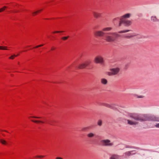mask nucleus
I'll list each match as a JSON object with an SVG mask.
<instances>
[{
    "mask_svg": "<svg viewBox=\"0 0 159 159\" xmlns=\"http://www.w3.org/2000/svg\"><path fill=\"white\" fill-rule=\"evenodd\" d=\"M130 119L126 120L128 124L136 125L139 124L138 121H159V118L155 116H140L137 114H131L130 115Z\"/></svg>",
    "mask_w": 159,
    "mask_h": 159,
    "instance_id": "obj_1",
    "label": "nucleus"
},
{
    "mask_svg": "<svg viewBox=\"0 0 159 159\" xmlns=\"http://www.w3.org/2000/svg\"><path fill=\"white\" fill-rule=\"evenodd\" d=\"M112 28L111 27H107L103 28L102 30L96 31L94 35L97 36H104V39L108 42H114L116 38L120 36V35L116 32H107L111 30Z\"/></svg>",
    "mask_w": 159,
    "mask_h": 159,
    "instance_id": "obj_2",
    "label": "nucleus"
},
{
    "mask_svg": "<svg viewBox=\"0 0 159 159\" xmlns=\"http://www.w3.org/2000/svg\"><path fill=\"white\" fill-rule=\"evenodd\" d=\"M120 71V69L118 67L111 68L110 71L107 72V74L109 76L117 75Z\"/></svg>",
    "mask_w": 159,
    "mask_h": 159,
    "instance_id": "obj_3",
    "label": "nucleus"
},
{
    "mask_svg": "<svg viewBox=\"0 0 159 159\" xmlns=\"http://www.w3.org/2000/svg\"><path fill=\"white\" fill-rule=\"evenodd\" d=\"M102 144L104 146L111 147L113 145V143L111 142V141L108 139H103L101 141Z\"/></svg>",
    "mask_w": 159,
    "mask_h": 159,
    "instance_id": "obj_4",
    "label": "nucleus"
},
{
    "mask_svg": "<svg viewBox=\"0 0 159 159\" xmlns=\"http://www.w3.org/2000/svg\"><path fill=\"white\" fill-rule=\"evenodd\" d=\"M94 61L96 63L102 64L104 62V60L103 57L100 55L96 56L94 59Z\"/></svg>",
    "mask_w": 159,
    "mask_h": 159,
    "instance_id": "obj_5",
    "label": "nucleus"
},
{
    "mask_svg": "<svg viewBox=\"0 0 159 159\" xmlns=\"http://www.w3.org/2000/svg\"><path fill=\"white\" fill-rule=\"evenodd\" d=\"M136 154L135 150L127 151L124 153L123 156L125 158H127L130 156H132Z\"/></svg>",
    "mask_w": 159,
    "mask_h": 159,
    "instance_id": "obj_6",
    "label": "nucleus"
},
{
    "mask_svg": "<svg viewBox=\"0 0 159 159\" xmlns=\"http://www.w3.org/2000/svg\"><path fill=\"white\" fill-rule=\"evenodd\" d=\"M122 23L124 24L126 26H129L131 25L132 22L129 20H121L119 24V25H121Z\"/></svg>",
    "mask_w": 159,
    "mask_h": 159,
    "instance_id": "obj_7",
    "label": "nucleus"
},
{
    "mask_svg": "<svg viewBox=\"0 0 159 159\" xmlns=\"http://www.w3.org/2000/svg\"><path fill=\"white\" fill-rule=\"evenodd\" d=\"M121 17L120 18L119 17H116L115 18H114L112 20V22L114 24H116L118 23V24L117 25V26L118 27H120L121 25H119V24L120 23V22H121Z\"/></svg>",
    "mask_w": 159,
    "mask_h": 159,
    "instance_id": "obj_8",
    "label": "nucleus"
},
{
    "mask_svg": "<svg viewBox=\"0 0 159 159\" xmlns=\"http://www.w3.org/2000/svg\"><path fill=\"white\" fill-rule=\"evenodd\" d=\"M132 16V14L130 13H128L124 14L121 17V20H125L126 19L130 18Z\"/></svg>",
    "mask_w": 159,
    "mask_h": 159,
    "instance_id": "obj_9",
    "label": "nucleus"
},
{
    "mask_svg": "<svg viewBox=\"0 0 159 159\" xmlns=\"http://www.w3.org/2000/svg\"><path fill=\"white\" fill-rule=\"evenodd\" d=\"M93 14L94 17L96 18L101 17L102 15V13L96 11H93Z\"/></svg>",
    "mask_w": 159,
    "mask_h": 159,
    "instance_id": "obj_10",
    "label": "nucleus"
},
{
    "mask_svg": "<svg viewBox=\"0 0 159 159\" xmlns=\"http://www.w3.org/2000/svg\"><path fill=\"white\" fill-rule=\"evenodd\" d=\"M120 157L118 155L112 154L111 155L109 159H119Z\"/></svg>",
    "mask_w": 159,
    "mask_h": 159,
    "instance_id": "obj_11",
    "label": "nucleus"
},
{
    "mask_svg": "<svg viewBox=\"0 0 159 159\" xmlns=\"http://www.w3.org/2000/svg\"><path fill=\"white\" fill-rule=\"evenodd\" d=\"M95 135V134L93 132H89L87 135V137L89 138H93L94 137Z\"/></svg>",
    "mask_w": 159,
    "mask_h": 159,
    "instance_id": "obj_12",
    "label": "nucleus"
},
{
    "mask_svg": "<svg viewBox=\"0 0 159 159\" xmlns=\"http://www.w3.org/2000/svg\"><path fill=\"white\" fill-rule=\"evenodd\" d=\"M101 83L102 84L106 85L107 84L108 81L107 79L105 78H102L100 80Z\"/></svg>",
    "mask_w": 159,
    "mask_h": 159,
    "instance_id": "obj_13",
    "label": "nucleus"
},
{
    "mask_svg": "<svg viewBox=\"0 0 159 159\" xmlns=\"http://www.w3.org/2000/svg\"><path fill=\"white\" fill-rule=\"evenodd\" d=\"M100 105L103 106H104L106 107H107L110 108H112V106L110 105L109 104L105 103H102L100 104Z\"/></svg>",
    "mask_w": 159,
    "mask_h": 159,
    "instance_id": "obj_14",
    "label": "nucleus"
},
{
    "mask_svg": "<svg viewBox=\"0 0 159 159\" xmlns=\"http://www.w3.org/2000/svg\"><path fill=\"white\" fill-rule=\"evenodd\" d=\"M86 67L84 63H82L79 65L78 66V69H83L84 68Z\"/></svg>",
    "mask_w": 159,
    "mask_h": 159,
    "instance_id": "obj_15",
    "label": "nucleus"
},
{
    "mask_svg": "<svg viewBox=\"0 0 159 159\" xmlns=\"http://www.w3.org/2000/svg\"><path fill=\"white\" fill-rule=\"evenodd\" d=\"M135 35H126L125 36V37L127 39H130L132 37L136 36Z\"/></svg>",
    "mask_w": 159,
    "mask_h": 159,
    "instance_id": "obj_16",
    "label": "nucleus"
},
{
    "mask_svg": "<svg viewBox=\"0 0 159 159\" xmlns=\"http://www.w3.org/2000/svg\"><path fill=\"white\" fill-rule=\"evenodd\" d=\"M151 20L153 21H158V20L155 16H152L151 17Z\"/></svg>",
    "mask_w": 159,
    "mask_h": 159,
    "instance_id": "obj_17",
    "label": "nucleus"
},
{
    "mask_svg": "<svg viewBox=\"0 0 159 159\" xmlns=\"http://www.w3.org/2000/svg\"><path fill=\"white\" fill-rule=\"evenodd\" d=\"M130 31V30H124L122 31H119L118 32V33H125L128 32Z\"/></svg>",
    "mask_w": 159,
    "mask_h": 159,
    "instance_id": "obj_18",
    "label": "nucleus"
},
{
    "mask_svg": "<svg viewBox=\"0 0 159 159\" xmlns=\"http://www.w3.org/2000/svg\"><path fill=\"white\" fill-rule=\"evenodd\" d=\"M32 121L36 123H44L43 121L38 120H32Z\"/></svg>",
    "mask_w": 159,
    "mask_h": 159,
    "instance_id": "obj_19",
    "label": "nucleus"
},
{
    "mask_svg": "<svg viewBox=\"0 0 159 159\" xmlns=\"http://www.w3.org/2000/svg\"><path fill=\"white\" fill-rule=\"evenodd\" d=\"M0 141L1 143L2 144H7L6 141L3 139H1L0 140Z\"/></svg>",
    "mask_w": 159,
    "mask_h": 159,
    "instance_id": "obj_20",
    "label": "nucleus"
},
{
    "mask_svg": "<svg viewBox=\"0 0 159 159\" xmlns=\"http://www.w3.org/2000/svg\"><path fill=\"white\" fill-rule=\"evenodd\" d=\"M84 63L86 67L88 66L90 64V62L89 61H86L84 62Z\"/></svg>",
    "mask_w": 159,
    "mask_h": 159,
    "instance_id": "obj_21",
    "label": "nucleus"
},
{
    "mask_svg": "<svg viewBox=\"0 0 159 159\" xmlns=\"http://www.w3.org/2000/svg\"><path fill=\"white\" fill-rule=\"evenodd\" d=\"M102 121L101 120H98L97 122V124H98V125L100 126L102 125Z\"/></svg>",
    "mask_w": 159,
    "mask_h": 159,
    "instance_id": "obj_22",
    "label": "nucleus"
},
{
    "mask_svg": "<svg viewBox=\"0 0 159 159\" xmlns=\"http://www.w3.org/2000/svg\"><path fill=\"white\" fill-rule=\"evenodd\" d=\"M7 7L4 6L2 8H0V12L3 11Z\"/></svg>",
    "mask_w": 159,
    "mask_h": 159,
    "instance_id": "obj_23",
    "label": "nucleus"
},
{
    "mask_svg": "<svg viewBox=\"0 0 159 159\" xmlns=\"http://www.w3.org/2000/svg\"><path fill=\"white\" fill-rule=\"evenodd\" d=\"M18 55H19V54H18L17 55H13L11 56L10 57H9V58L10 59H13L15 57H17Z\"/></svg>",
    "mask_w": 159,
    "mask_h": 159,
    "instance_id": "obj_24",
    "label": "nucleus"
},
{
    "mask_svg": "<svg viewBox=\"0 0 159 159\" xmlns=\"http://www.w3.org/2000/svg\"><path fill=\"white\" fill-rule=\"evenodd\" d=\"M39 12V11H36L32 12V15L34 16L38 12Z\"/></svg>",
    "mask_w": 159,
    "mask_h": 159,
    "instance_id": "obj_25",
    "label": "nucleus"
},
{
    "mask_svg": "<svg viewBox=\"0 0 159 159\" xmlns=\"http://www.w3.org/2000/svg\"><path fill=\"white\" fill-rule=\"evenodd\" d=\"M69 37V36L66 37H64L62 38V39L63 40H66Z\"/></svg>",
    "mask_w": 159,
    "mask_h": 159,
    "instance_id": "obj_26",
    "label": "nucleus"
},
{
    "mask_svg": "<svg viewBox=\"0 0 159 159\" xmlns=\"http://www.w3.org/2000/svg\"><path fill=\"white\" fill-rule=\"evenodd\" d=\"M30 117L34 118H37V119H39V118H41V117L35 116H30Z\"/></svg>",
    "mask_w": 159,
    "mask_h": 159,
    "instance_id": "obj_27",
    "label": "nucleus"
},
{
    "mask_svg": "<svg viewBox=\"0 0 159 159\" xmlns=\"http://www.w3.org/2000/svg\"><path fill=\"white\" fill-rule=\"evenodd\" d=\"M63 32L64 31H54V32H53V33H59Z\"/></svg>",
    "mask_w": 159,
    "mask_h": 159,
    "instance_id": "obj_28",
    "label": "nucleus"
},
{
    "mask_svg": "<svg viewBox=\"0 0 159 159\" xmlns=\"http://www.w3.org/2000/svg\"><path fill=\"white\" fill-rule=\"evenodd\" d=\"M43 44H41V45H38V46H36L35 48H38V47H42V46H43Z\"/></svg>",
    "mask_w": 159,
    "mask_h": 159,
    "instance_id": "obj_29",
    "label": "nucleus"
},
{
    "mask_svg": "<svg viewBox=\"0 0 159 159\" xmlns=\"http://www.w3.org/2000/svg\"><path fill=\"white\" fill-rule=\"evenodd\" d=\"M44 157V156H37L36 157H38V158H43Z\"/></svg>",
    "mask_w": 159,
    "mask_h": 159,
    "instance_id": "obj_30",
    "label": "nucleus"
},
{
    "mask_svg": "<svg viewBox=\"0 0 159 159\" xmlns=\"http://www.w3.org/2000/svg\"><path fill=\"white\" fill-rule=\"evenodd\" d=\"M6 48V47H3L2 46H0V49H4V50H7V49L6 48Z\"/></svg>",
    "mask_w": 159,
    "mask_h": 159,
    "instance_id": "obj_31",
    "label": "nucleus"
},
{
    "mask_svg": "<svg viewBox=\"0 0 159 159\" xmlns=\"http://www.w3.org/2000/svg\"><path fill=\"white\" fill-rule=\"evenodd\" d=\"M155 126L157 128H159V123H157L155 125Z\"/></svg>",
    "mask_w": 159,
    "mask_h": 159,
    "instance_id": "obj_32",
    "label": "nucleus"
},
{
    "mask_svg": "<svg viewBox=\"0 0 159 159\" xmlns=\"http://www.w3.org/2000/svg\"><path fill=\"white\" fill-rule=\"evenodd\" d=\"M87 129V127H84L82 129V130L83 131Z\"/></svg>",
    "mask_w": 159,
    "mask_h": 159,
    "instance_id": "obj_33",
    "label": "nucleus"
},
{
    "mask_svg": "<svg viewBox=\"0 0 159 159\" xmlns=\"http://www.w3.org/2000/svg\"><path fill=\"white\" fill-rule=\"evenodd\" d=\"M50 123H49V124L50 125H52V124L54 122V121H52V120H51V121H50Z\"/></svg>",
    "mask_w": 159,
    "mask_h": 159,
    "instance_id": "obj_34",
    "label": "nucleus"
},
{
    "mask_svg": "<svg viewBox=\"0 0 159 159\" xmlns=\"http://www.w3.org/2000/svg\"><path fill=\"white\" fill-rule=\"evenodd\" d=\"M56 159H63L61 157H57L56 158Z\"/></svg>",
    "mask_w": 159,
    "mask_h": 159,
    "instance_id": "obj_35",
    "label": "nucleus"
},
{
    "mask_svg": "<svg viewBox=\"0 0 159 159\" xmlns=\"http://www.w3.org/2000/svg\"><path fill=\"white\" fill-rule=\"evenodd\" d=\"M143 97V96H138V98H142Z\"/></svg>",
    "mask_w": 159,
    "mask_h": 159,
    "instance_id": "obj_36",
    "label": "nucleus"
},
{
    "mask_svg": "<svg viewBox=\"0 0 159 159\" xmlns=\"http://www.w3.org/2000/svg\"><path fill=\"white\" fill-rule=\"evenodd\" d=\"M55 49V48H54L52 47L51 48V50H54Z\"/></svg>",
    "mask_w": 159,
    "mask_h": 159,
    "instance_id": "obj_37",
    "label": "nucleus"
},
{
    "mask_svg": "<svg viewBox=\"0 0 159 159\" xmlns=\"http://www.w3.org/2000/svg\"><path fill=\"white\" fill-rule=\"evenodd\" d=\"M42 9H41V10H39V12L40 11H42Z\"/></svg>",
    "mask_w": 159,
    "mask_h": 159,
    "instance_id": "obj_38",
    "label": "nucleus"
},
{
    "mask_svg": "<svg viewBox=\"0 0 159 159\" xmlns=\"http://www.w3.org/2000/svg\"><path fill=\"white\" fill-rule=\"evenodd\" d=\"M4 131H5V132H7V131H6V130H4Z\"/></svg>",
    "mask_w": 159,
    "mask_h": 159,
    "instance_id": "obj_39",
    "label": "nucleus"
}]
</instances>
